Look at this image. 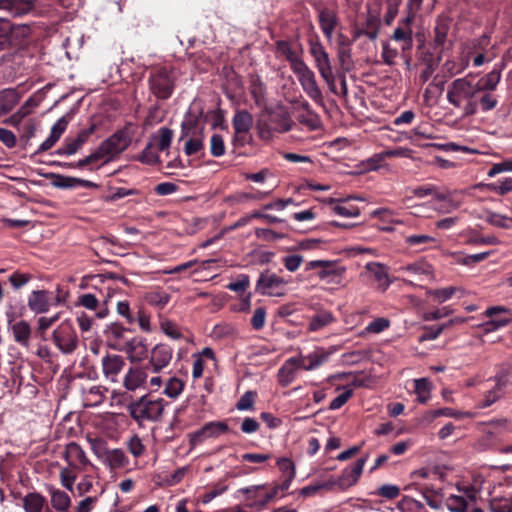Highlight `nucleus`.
I'll list each match as a JSON object with an SVG mask.
<instances>
[{"mask_svg":"<svg viewBox=\"0 0 512 512\" xmlns=\"http://www.w3.org/2000/svg\"><path fill=\"white\" fill-rule=\"evenodd\" d=\"M435 242V238L426 234L410 235L405 237V243L410 247L420 246Z\"/></svg>","mask_w":512,"mask_h":512,"instance_id":"680f3d73","label":"nucleus"},{"mask_svg":"<svg viewBox=\"0 0 512 512\" xmlns=\"http://www.w3.org/2000/svg\"><path fill=\"white\" fill-rule=\"evenodd\" d=\"M316 268H320L317 273V276L321 280H328V283L339 284L341 282V278L343 273L345 272V268L336 267L335 262L329 260H312L306 264V270H313Z\"/></svg>","mask_w":512,"mask_h":512,"instance_id":"9b49d317","label":"nucleus"},{"mask_svg":"<svg viewBox=\"0 0 512 512\" xmlns=\"http://www.w3.org/2000/svg\"><path fill=\"white\" fill-rule=\"evenodd\" d=\"M318 21L324 36L330 40L339 22L337 13L333 9L322 8L319 10Z\"/></svg>","mask_w":512,"mask_h":512,"instance_id":"a211bd4d","label":"nucleus"},{"mask_svg":"<svg viewBox=\"0 0 512 512\" xmlns=\"http://www.w3.org/2000/svg\"><path fill=\"white\" fill-rule=\"evenodd\" d=\"M413 20V18L406 16L399 22L392 35L393 40L401 43V50L403 52L410 51L413 47V32L411 28Z\"/></svg>","mask_w":512,"mask_h":512,"instance_id":"f3484780","label":"nucleus"},{"mask_svg":"<svg viewBox=\"0 0 512 512\" xmlns=\"http://www.w3.org/2000/svg\"><path fill=\"white\" fill-rule=\"evenodd\" d=\"M38 6V0H8L7 13L12 17H23L33 14Z\"/></svg>","mask_w":512,"mask_h":512,"instance_id":"4be33fe9","label":"nucleus"},{"mask_svg":"<svg viewBox=\"0 0 512 512\" xmlns=\"http://www.w3.org/2000/svg\"><path fill=\"white\" fill-rule=\"evenodd\" d=\"M415 393L417 394L418 401L425 403L430 398V383L426 378L416 379Z\"/></svg>","mask_w":512,"mask_h":512,"instance_id":"c03bdc74","label":"nucleus"},{"mask_svg":"<svg viewBox=\"0 0 512 512\" xmlns=\"http://www.w3.org/2000/svg\"><path fill=\"white\" fill-rule=\"evenodd\" d=\"M254 119L252 114L243 109L238 110L232 118V126L234 131L239 133H248L253 127Z\"/></svg>","mask_w":512,"mask_h":512,"instance_id":"a878e982","label":"nucleus"},{"mask_svg":"<svg viewBox=\"0 0 512 512\" xmlns=\"http://www.w3.org/2000/svg\"><path fill=\"white\" fill-rule=\"evenodd\" d=\"M310 53L315 60L316 67L320 74L332 70L329 54L320 42H310Z\"/></svg>","mask_w":512,"mask_h":512,"instance_id":"6ab92c4d","label":"nucleus"},{"mask_svg":"<svg viewBox=\"0 0 512 512\" xmlns=\"http://www.w3.org/2000/svg\"><path fill=\"white\" fill-rule=\"evenodd\" d=\"M399 271L409 272L412 274H430L431 266L425 262L418 261L406 266H401Z\"/></svg>","mask_w":512,"mask_h":512,"instance_id":"3c124183","label":"nucleus"},{"mask_svg":"<svg viewBox=\"0 0 512 512\" xmlns=\"http://www.w3.org/2000/svg\"><path fill=\"white\" fill-rule=\"evenodd\" d=\"M303 90L306 94L315 101L322 100V93L317 84L314 72L304 62L294 70Z\"/></svg>","mask_w":512,"mask_h":512,"instance_id":"9d476101","label":"nucleus"},{"mask_svg":"<svg viewBox=\"0 0 512 512\" xmlns=\"http://www.w3.org/2000/svg\"><path fill=\"white\" fill-rule=\"evenodd\" d=\"M380 29V13L379 11L369 9L365 21L354 27L352 31L353 40L359 39L361 36L368 37L371 41H375L378 37Z\"/></svg>","mask_w":512,"mask_h":512,"instance_id":"f8f14e48","label":"nucleus"},{"mask_svg":"<svg viewBox=\"0 0 512 512\" xmlns=\"http://www.w3.org/2000/svg\"><path fill=\"white\" fill-rule=\"evenodd\" d=\"M387 11L384 16V21L387 25H391L394 21L400 6V0H386Z\"/></svg>","mask_w":512,"mask_h":512,"instance_id":"0e129e2a","label":"nucleus"},{"mask_svg":"<svg viewBox=\"0 0 512 512\" xmlns=\"http://www.w3.org/2000/svg\"><path fill=\"white\" fill-rule=\"evenodd\" d=\"M97 125L92 123L88 128L78 132L74 139H66L61 147L55 150L57 155H74L89 140L90 136L96 131Z\"/></svg>","mask_w":512,"mask_h":512,"instance_id":"2eb2a0df","label":"nucleus"},{"mask_svg":"<svg viewBox=\"0 0 512 512\" xmlns=\"http://www.w3.org/2000/svg\"><path fill=\"white\" fill-rule=\"evenodd\" d=\"M210 152L214 157H221L225 154L224 139L220 134H213L210 140Z\"/></svg>","mask_w":512,"mask_h":512,"instance_id":"864d4df0","label":"nucleus"},{"mask_svg":"<svg viewBox=\"0 0 512 512\" xmlns=\"http://www.w3.org/2000/svg\"><path fill=\"white\" fill-rule=\"evenodd\" d=\"M159 133L158 149L160 151L167 150L173 139V130L168 127H161Z\"/></svg>","mask_w":512,"mask_h":512,"instance_id":"4d7b16f0","label":"nucleus"},{"mask_svg":"<svg viewBox=\"0 0 512 512\" xmlns=\"http://www.w3.org/2000/svg\"><path fill=\"white\" fill-rule=\"evenodd\" d=\"M50 502L57 512H69L71 498L66 492L55 488L50 489Z\"/></svg>","mask_w":512,"mask_h":512,"instance_id":"7c9ffc66","label":"nucleus"},{"mask_svg":"<svg viewBox=\"0 0 512 512\" xmlns=\"http://www.w3.org/2000/svg\"><path fill=\"white\" fill-rule=\"evenodd\" d=\"M46 499L39 493L31 492L23 497V508L25 512H42Z\"/></svg>","mask_w":512,"mask_h":512,"instance_id":"72a5a7b5","label":"nucleus"},{"mask_svg":"<svg viewBox=\"0 0 512 512\" xmlns=\"http://www.w3.org/2000/svg\"><path fill=\"white\" fill-rule=\"evenodd\" d=\"M63 457L67 466L60 470V481L63 487L72 491L78 474L86 470L90 461L83 448L76 442H69L65 446Z\"/></svg>","mask_w":512,"mask_h":512,"instance_id":"7ed1b4c3","label":"nucleus"},{"mask_svg":"<svg viewBox=\"0 0 512 512\" xmlns=\"http://www.w3.org/2000/svg\"><path fill=\"white\" fill-rule=\"evenodd\" d=\"M204 148L202 137H191L184 145V152L187 156L194 155Z\"/></svg>","mask_w":512,"mask_h":512,"instance_id":"6e6d98bb","label":"nucleus"},{"mask_svg":"<svg viewBox=\"0 0 512 512\" xmlns=\"http://www.w3.org/2000/svg\"><path fill=\"white\" fill-rule=\"evenodd\" d=\"M496 384L493 389L484 394V398L478 403L477 407L480 409L490 407L501 398V390L506 385V381L502 375L495 376Z\"/></svg>","mask_w":512,"mask_h":512,"instance_id":"393cba45","label":"nucleus"},{"mask_svg":"<svg viewBox=\"0 0 512 512\" xmlns=\"http://www.w3.org/2000/svg\"><path fill=\"white\" fill-rule=\"evenodd\" d=\"M256 129L259 138L262 140H270L273 137L274 131L270 128V124L267 119H259Z\"/></svg>","mask_w":512,"mask_h":512,"instance_id":"338daca9","label":"nucleus"},{"mask_svg":"<svg viewBox=\"0 0 512 512\" xmlns=\"http://www.w3.org/2000/svg\"><path fill=\"white\" fill-rule=\"evenodd\" d=\"M147 377L148 374L142 367L130 368L124 377L123 386L128 391H136L145 385Z\"/></svg>","mask_w":512,"mask_h":512,"instance_id":"412c9836","label":"nucleus"},{"mask_svg":"<svg viewBox=\"0 0 512 512\" xmlns=\"http://www.w3.org/2000/svg\"><path fill=\"white\" fill-rule=\"evenodd\" d=\"M176 75L174 70L166 66L154 67L148 76V88L150 93L159 101L168 100L176 87Z\"/></svg>","mask_w":512,"mask_h":512,"instance_id":"39448f33","label":"nucleus"},{"mask_svg":"<svg viewBox=\"0 0 512 512\" xmlns=\"http://www.w3.org/2000/svg\"><path fill=\"white\" fill-rule=\"evenodd\" d=\"M276 50L286 58L290 64L291 70H294L304 63L303 59L298 55V53L292 49L290 42L286 40L277 41Z\"/></svg>","mask_w":512,"mask_h":512,"instance_id":"cd10ccee","label":"nucleus"},{"mask_svg":"<svg viewBox=\"0 0 512 512\" xmlns=\"http://www.w3.org/2000/svg\"><path fill=\"white\" fill-rule=\"evenodd\" d=\"M491 512H512L511 497H494L490 500Z\"/></svg>","mask_w":512,"mask_h":512,"instance_id":"79ce46f5","label":"nucleus"},{"mask_svg":"<svg viewBox=\"0 0 512 512\" xmlns=\"http://www.w3.org/2000/svg\"><path fill=\"white\" fill-rule=\"evenodd\" d=\"M198 124V116H193L191 112H188L185 116L184 121L181 124V136L179 141L187 137L192 130L196 128Z\"/></svg>","mask_w":512,"mask_h":512,"instance_id":"8fccbe9b","label":"nucleus"},{"mask_svg":"<svg viewBox=\"0 0 512 512\" xmlns=\"http://www.w3.org/2000/svg\"><path fill=\"white\" fill-rule=\"evenodd\" d=\"M390 325V321L387 318L379 317L373 320L371 323L367 325L365 328L366 332L368 333H381L385 329H387Z\"/></svg>","mask_w":512,"mask_h":512,"instance_id":"052dcab7","label":"nucleus"},{"mask_svg":"<svg viewBox=\"0 0 512 512\" xmlns=\"http://www.w3.org/2000/svg\"><path fill=\"white\" fill-rule=\"evenodd\" d=\"M127 447H128L129 452L134 457L141 456L144 453V450H145V447H144V445L142 443V440L137 435H134L133 437H131L129 439V441L127 442Z\"/></svg>","mask_w":512,"mask_h":512,"instance_id":"69168bd1","label":"nucleus"},{"mask_svg":"<svg viewBox=\"0 0 512 512\" xmlns=\"http://www.w3.org/2000/svg\"><path fill=\"white\" fill-rule=\"evenodd\" d=\"M451 19L448 16L440 15L436 19L434 27V49L442 50L450 31Z\"/></svg>","mask_w":512,"mask_h":512,"instance_id":"aec40b11","label":"nucleus"},{"mask_svg":"<svg viewBox=\"0 0 512 512\" xmlns=\"http://www.w3.org/2000/svg\"><path fill=\"white\" fill-rule=\"evenodd\" d=\"M255 394L252 391L245 392L236 404V408L239 411L252 410L254 407Z\"/></svg>","mask_w":512,"mask_h":512,"instance_id":"e2e57ef3","label":"nucleus"},{"mask_svg":"<svg viewBox=\"0 0 512 512\" xmlns=\"http://www.w3.org/2000/svg\"><path fill=\"white\" fill-rule=\"evenodd\" d=\"M333 482L329 479L322 483H314L301 488L299 494L304 497H310L317 494L320 490H332Z\"/></svg>","mask_w":512,"mask_h":512,"instance_id":"a18cd8bd","label":"nucleus"},{"mask_svg":"<svg viewBox=\"0 0 512 512\" xmlns=\"http://www.w3.org/2000/svg\"><path fill=\"white\" fill-rule=\"evenodd\" d=\"M334 320L333 316L329 312H324L313 316L309 322V330L317 331L327 326Z\"/></svg>","mask_w":512,"mask_h":512,"instance_id":"37998d69","label":"nucleus"},{"mask_svg":"<svg viewBox=\"0 0 512 512\" xmlns=\"http://www.w3.org/2000/svg\"><path fill=\"white\" fill-rule=\"evenodd\" d=\"M477 491L474 488H466L462 495H450L446 498L445 505L450 512H484L476 506Z\"/></svg>","mask_w":512,"mask_h":512,"instance_id":"6e6552de","label":"nucleus"},{"mask_svg":"<svg viewBox=\"0 0 512 512\" xmlns=\"http://www.w3.org/2000/svg\"><path fill=\"white\" fill-rule=\"evenodd\" d=\"M400 489L396 485L392 484H384L380 486L377 490V495L387 498V499H395L399 496Z\"/></svg>","mask_w":512,"mask_h":512,"instance_id":"774afa93","label":"nucleus"},{"mask_svg":"<svg viewBox=\"0 0 512 512\" xmlns=\"http://www.w3.org/2000/svg\"><path fill=\"white\" fill-rule=\"evenodd\" d=\"M366 269L374 276L382 291H385L392 283L385 265L380 263H368Z\"/></svg>","mask_w":512,"mask_h":512,"instance_id":"c756f323","label":"nucleus"},{"mask_svg":"<svg viewBox=\"0 0 512 512\" xmlns=\"http://www.w3.org/2000/svg\"><path fill=\"white\" fill-rule=\"evenodd\" d=\"M459 290L458 287H445L429 291V295L439 302H445L450 299L454 293Z\"/></svg>","mask_w":512,"mask_h":512,"instance_id":"5fc2aeb1","label":"nucleus"},{"mask_svg":"<svg viewBox=\"0 0 512 512\" xmlns=\"http://www.w3.org/2000/svg\"><path fill=\"white\" fill-rule=\"evenodd\" d=\"M53 341L62 352H72L77 348V336L71 323L64 321L53 332Z\"/></svg>","mask_w":512,"mask_h":512,"instance_id":"ddd939ff","label":"nucleus"},{"mask_svg":"<svg viewBox=\"0 0 512 512\" xmlns=\"http://www.w3.org/2000/svg\"><path fill=\"white\" fill-rule=\"evenodd\" d=\"M184 386L185 384L181 379L176 377L169 378L164 388V394L169 398L175 399L182 393Z\"/></svg>","mask_w":512,"mask_h":512,"instance_id":"a19ab883","label":"nucleus"},{"mask_svg":"<svg viewBox=\"0 0 512 512\" xmlns=\"http://www.w3.org/2000/svg\"><path fill=\"white\" fill-rule=\"evenodd\" d=\"M198 124V116H193L191 112H188L185 116L184 121L181 124V136L179 141L187 137L192 130L196 128Z\"/></svg>","mask_w":512,"mask_h":512,"instance_id":"09e8293b","label":"nucleus"},{"mask_svg":"<svg viewBox=\"0 0 512 512\" xmlns=\"http://www.w3.org/2000/svg\"><path fill=\"white\" fill-rule=\"evenodd\" d=\"M103 372L106 377L115 381V376L121 371L124 365V360L117 354H106L102 359Z\"/></svg>","mask_w":512,"mask_h":512,"instance_id":"b1692460","label":"nucleus"},{"mask_svg":"<svg viewBox=\"0 0 512 512\" xmlns=\"http://www.w3.org/2000/svg\"><path fill=\"white\" fill-rule=\"evenodd\" d=\"M277 466L279 467V470L282 472L283 477L295 478L296 467L291 459L286 457L279 458L277 460Z\"/></svg>","mask_w":512,"mask_h":512,"instance_id":"603ef678","label":"nucleus"},{"mask_svg":"<svg viewBox=\"0 0 512 512\" xmlns=\"http://www.w3.org/2000/svg\"><path fill=\"white\" fill-rule=\"evenodd\" d=\"M267 121L274 133H285L292 128V120L288 113L283 111H272L268 113Z\"/></svg>","mask_w":512,"mask_h":512,"instance_id":"5701e85b","label":"nucleus"},{"mask_svg":"<svg viewBox=\"0 0 512 512\" xmlns=\"http://www.w3.org/2000/svg\"><path fill=\"white\" fill-rule=\"evenodd\" d=\"M12 31V22L4 17H0V51L9 45V35Z\"/></svg>","mask_w":512,"mask_h":512,"instance_id":"49530a36","label":"nucleus"},{"mask_svg":"<svg viewBox=\"0 0 512 512\" xmlns=\"http://www.w3.org/2000/svg\"><path fill=\"white\" fill-rule=\"evenodd\" d=\"M108 348L114 350H125V352H148L145 339L137 336L131 339H126L123 335V330L119 326H114L106 331Z\"/></svg>","mask_w":512,"mask_h":512,"instance_id":"423d86ee","label":"nucleus"},{"mask_svg":"<svg viewBox=\"0 0 512 512\" xmlns=\"http://www.w3.org/2000/svg\"><path fill=\"white\" fill-rule=\"evenodd\" d=\"M12 62L20 74H28L34 66V57L25 49H18L12 54Z\"/></svg>","mask_w":512,"mask_h":512,"instance_id":"c85d7f7f","label":"nucleus"},{"mask_svg":"<svg viewBox=\"0 0 512 512\" xmlns=\"http://www.w3.org/2000/svg\"><path fill=\"white\" fill-rule=\"evenodd\" d=\"M321 362V360L312 359L311 357H304L302 354L291 357L278 372L280 384L283 386L289 385L293 381L296 371L300 369L312 370L318 367Z\"/></svg>","mask_w":512,"mask_h":512,"instance_id":"0eeeda50","label":"nucleus"},{"mask_svg":"<svg viewBox=\"0 0 512 512\" xmlns=\"http://www.w3.org/2000/svg\"><path fill=\"white\" fill-rule=\"evenodd\" d=\"M33 28L30 24H13L12 31L9 35V44H20L30 38Z\"/></svg>","mask_w":512,"mask_h":512,"instance_id":"f704fd0d","label":"nucleus"},{"mask_svg":"<svg viewBox=\"0 0 512 512\" xmlns=\"http://www.w3.org/2000/svg\"><path fill=\"white\" fill-rule=\"evenodd\" d=\"M144 300L151 306L163 309L170 301V295L162 290H154L144 295Z\"/></svg>","mask_w":512,"mask_h":512,"instance_id":"58836bf2","label":"nucleus"},{"mask_svg":"<svg viewBox=\"0 0 512 512\" xmlns=\"http://www.w3.org/2000/svg\"><path fill=\"white\" fill-rule=\"evenodd\" d=\"M132 124L127 123L123 128L118 129L108 138L100 143L98 148L87 155L80 162L81 164H96V169L115 160L131 144L133 132Z\"/></svg>","mask_w":512,"mask_h":512,"instance_id":"f257e3e1","label":"nucleus"},{"mask_svg":"<svg viewBox=\"0 0 512 512\" xmlns=\"http://www.w3.org/2000/svg\"><path fill=\"white\" fill-rule=\"evenodd\" d=\"M128 462V458L122 449L107 450L104 454V463L111 469L123 468Z\"/></svg>","mask_w":512,"mask_h":512,"instance_id":"2f4dec72","label":"nucleus"},{"mask_svg":"<svg viewBox=\"0 0 512 512\" xmlns=\"http://www.w3.org/2000/svg\"><path fill=\"white\" fill-rule=\"evenodd\" d=\"M367 459L368 455L359 458L354 464L346 467L337 479L330 478L329 481L333 482V488L337 486L340 490H346L354 486L363 472Z\"/></svg>","mask_w":512,"mask_h":512,"instance_id":"1a4fd4ad","label":"nucleus"},{"mask_svg":"<svg viewBox=\"0 0 512 512\" xmlns=\"http://www.w3.org/2000/svg\"><path fill=\"white\" fill-rule=\"evenodd\" d=\"M400 508L402 512H428L421 502L412 498H405Z\"/></svg>","mask_w":512,"mask_h":512,"instance_id":"13d9d810","label":"nucleus"},{"mask_svg":"<svg viewBox=\"0 0 512 512\" xmlns=\"http://www.w3.org/2000/svg\"><path fill=\"white\" fill-rule=\"evenodd\" d=\"M45 177L47 179L52 180L51 183H52L53 187H55V188H59V189L75 188V177L64 176V175L56 174V173H47V174H45Z\"/></svg>","mask_w":512,"mask_h":512,"instance_id":"ea45409f","label":"nucleus"},{"mask_svg":"<svg viewBox=\"0 0 512 512\" xmlns=\"http://www.w3.org/2000/svg\"><path fill=\"white\" fill-rule=\"evenodd\" d=\"M171 361V354H151V357L142 367L147 373H157L166 367Z\"/></svg>","mask_w":512,"mask_h":512,"instance_id":"c9c22d12","label":"nucleus"},{"mask_svg":"<svg viewBox=\"0 0 512 512\" xmlns=\"http://www.w3.org/2000/svg\"><path fill=\"white\" fill-rule=\"evenodd\" d=\"M137 159L143 163L148 165H155L159 163V156L154 151L152 143H148L141 154L137 157Z\"/></svg>","mask_w":512,"mask_h":512,"instance_id":"de8ad7c7","label":"nucleus"},{"mask_svg":"<svg viewBox=\"0 0 512 512\" xmlns=\"http://www.w3.org/2000/svg\"><path fill=\"white\" fill-rule=\"evenodd\" d=\"M166 402L162 398L152 399L145 394L127 405L131 418L139 425L144 422H158L162 419Z\"/></svg>","mask_w":512,"mask_h":512,"instance_id":"20e7f679","label":"nucleus"},{"mask_svg":"<svg viewBox=\"0 0 512 512\" xmlns=\"http://www.w3.org/2000/svg\"><path fill=\"white\" fill-rule=\"evenodd\" d=\"M103 400V395L101 394L99 387L93 386L89 389V391L85 395V405L90 407H95L101 404Z\"/></svg>","mask_w":512,"mask_h":512,"instance_id":"bf43d9fd","label":"nucleus"},{"mask_svg":"<svg viewBox=\"0 0 512 512\" xmlns=\"http://www.w3.org/2000/svg\"><path fill=\"white\" fill-rule=\"evenodd\" d=\"M285 284L286 281L283 278L266 270L260 274L257 280L256 291L262 295L279 296L282 293H279L276 290Z\"/></svg>","mask_w":512,"mask_h":512,"instance_id":"dca6fc26","label":"nucleus"},{"mask_svg":"<svg viewBox=\"0 0 512 512\" xmlns=\"http://www.w3.org/2000/svg\"><path fill=\"white\" fill-rule=\"evenodd\" d=\"M228 431V424L224 421L207 422L200 429L189 435V441L192 446H196L207 438H217Z\"/></svg>","mask_w":512,"mask_h":512,"instance_id":"4468645a","label":"nucleus"},{"mask_svg":"<svg viewBox=\"0 0 512 512\" xmlns=\"http://www.w3.org/2000/svg\"><path fill=\"white\" fill-rule=\"evenodd\" d=\"M28 307L31 311L40 314L49 309L48 293L44 290L33 291L28 298Z\"/></svg>","mask_w":512,"mask_h":512,"instance_id":"bb28decb","label":"nucleus"},{"mask_svg":"<svg viewBox=\"0 0 512 512\" xmlns=\"http://www.w3.org/2000/svg\"><path fill=\"white\" fill-rule=\"evenodd\" d=\"M480 88L472 84L467 78L455 79L448 87L447 100L456 107L463 109L464 116L475 115L478 111V103L474 99Z\"/></svg>","mask_w":512,"mask_h":512,"instance_id":"f03ea898","label":"nucleus"},{"mask_svg":"<svg viewBox=\"0 0 512 512\" xmlns=\"http://www.w3.org/2000/svg\"><path fill=\"white\" fill-rule=\"evenodd\" d=\"M501 79V71L497 69H493L485 76H483L479 82L476 84L480 88L481 91H494L497 88Z\"/></svg>","mask_w":512,"mask_h":512,"instance_id":"4c0bfd02","label":"nucleus"},{"mask_svg":"<svg viewBox=\"0 0 512 512\" xmlns=\"http://www.w3.org/2000/svg\"><path fill=\"white\" fill-rule=\"evenodd\" d=\"M11 330L15 341L24 347H28L31 335V327L29 323L24 320H20L11 326Z\"/></svg>","mask_w":512,"mask_h":512,"instance_id":"473e14b6","label":"nucleus"},{"mask_svg":"<svg viewBox=\"0 0 512 512\" xmlns=\"http://www.w3.org/2000/svg\"><path fill=\"white\" fill-rule=\"evenodd\" d=\"M19 97L14 89L0 91V114L10 112L18 103Z\"/></svg>","mask_w":512,"mask_h":512,"instance_id":"e433bc0d","label":"nucleus"}]
</instances>
